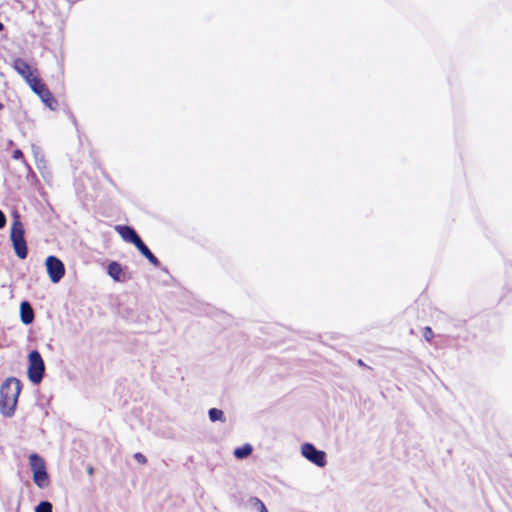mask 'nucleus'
Here are the masks:
<instances>
[{"mask_svg":"<svg viewBox=\"0 0 512 512\" xmlns=\"http://www.w3.org/2000/svg\"><path fill=\"white\" fill-rule=\"evenodd\" d=\"M4 108V104L0 103V110Z\"/></svg>","mask_w":512,"mask_h":512,"instance_id":"b1692460","label":"nucleus"},{"mask_svg":"<svg viewBox=\"0 0 512 512\" xmlns=\"http://www.w3.org/2000/svg\"><path fill=\"white\" fill-rule=\"evenodd\" d=\"M20 319L25 325L33 323L35 319L34 310L31 304L26 300L22 301L20 304Z\"/></svg>","mask_w":512,"mask_h":512,"instance_id":"9d476101","label":"nucleus"},{"mask_svg":"<svg viewBox=\"0 0 512 512\" xmlns=\"http://www.w3.org/2000/svg\"><path fill=\"white\" fill-rule=\"evenodd\" d=\"M6 225V216L5 214L0 210V229L4 228Z\"/></svg>","mask_w":512,"mask_h":512,"instance_id":"aec40b11","label":"nucleus"},{"mask_svg":"<svg viewBox=\"0 0 512 512\" xmlns=\"http://www.w3.org/2000/svg\"><path fill=\"white\" fill-rule=\"evenodd\" d=\"M252 451H253L252 445L246 443L240 447L235 448L233 455L237 459H245L252 454Z\"/></svg>","mask_w":512,"mask_h":512,"instance_id":"4468645a","label":"nucleus"},{"mask_svg":"<svg viewBox=\"0 0 512 512\" xmlns=\"http://www.w3.org/2000/svg\"><path fill=\"white\" fill-rule=\"evenodd\" d=\"M29 464L33 472L34 483L41 489L46 488L49 484V477L42 457L36 453H32L29 456Z\"/></svg>","mask_w":512,"mask_h":512,"instance_id":"7ed1b4c3","label":"nucleus"},{"mask_svg":"<svg viewBox=\"0 0 512 512\" xmlns=\"http://www.w3.org/2000/svg\"><path fill=\"white\" fill-rule=\"evenodd\" d=\"M30 87L36 93L42 102L51 110H56L58 106L57 100L53 97L47 86L39 78H32Z\"/></svg>","mask_w":512,"mask_h":512,"instance_id":"20e7f679","label":"nucleus"},{"mask_svg":"<svg viewBox=\"0 0 512 512\" xmlns=\"http://www.w3.org/2000/svg\"><path fill=\"white\" fill-rule=\"evenodd\" d=\"M107 273L114 281L121 282L124 280L122 267L116 261H112L108 264Z\"/></svg>","mask_w":512,"mask_h":512,"instance_id":"ddd939ff","label":"nucleus"},{"mask_svg":"<svg viewBox=\"0 0 512 512\" xmlns=\"http://www.w3.org/2000/svg\"><path fill=\"white\" fill-rule=\"evenodd\" d=\"M35 512H53V506L49 501H41L35 507Z\"/></svg>","mask_w":512,"mask_h":512,"instance_id":"dca6fc26","label":"nucleus"},{"mask_svg":"<svg viewBox=\"0 0 512 512\" xmlns=\"http://www.w3.org/2000/svg\"><path fill=\"white\" fill-rule=\"evenodd\" d=\"M208 416L211 422H225L224 412L218 408L209 409Z\"/></svg>","mask_w":512,"mask_h":512,"instance_id":"2eb2a0df","label":"nucleus"},{"mask_svg":"<svg viewBox=\"0 0 512 512\" xmlns=\"http://www.w3.org/2000/svg\"><path fill=\"white\" fill-rule=\"evenodd\" d=\"M13 68L21 75L29 84L33 77L30 65L22 58H16L13 61Z\"/></svg>","mask_w":512,"mask_h":512,"instance_id":"1a4fd4ad","label":"nucleus"},{"mask_svg":"<svg viewBox=\"0 0 512 512\" xmlns=\"http://www.w3.org/2000/svg\"><path fill=\"white\" fill-rule=\"evenodd\" d=\"M358 364H359L360 366H364V363H363V361H362L361 359H360V360H358Z\"/></svg>","mask_w":512,"mask_h":512,"instance_id":"5701e85b","label":"nucleus"},{"mask_svg":"<svg viewBox=\"0 0 512 512\" xmlns=\"http://www.w3.org/2000/svg\"><path fill=\"white\" fill-rule=\"evenodd\" d=\"M28 378L33 384H39L45 374V364L38 350H32L28 355Z\"/></svg>","mask_w":512,"mask_h":512,"instance_id":"f03ea898","label":"nucleus"},{"mask_svg":"<svg viewBox=\"0 0 512 512\" xmlns=\"http://www.w3.org/2000/svg\"><path fill=\"white\" fill-rule=\"evenodd\" d=\"M134 458L137 462H139L141 464H145L147 462L146 457L140 452L135 453Z\"/></svg>","mask_w":512,"mask_h":512,"instance_id":"6ab92c4d","label":"nucleus"},{"mask_svg":"<svg viewBox=\"0 0 512 512\" xmlns=\"http://www.w3.org/2000/svg\"><path fill=\"white\" fill-rule=\"evenodd\" d=\"M87 472H88V474H93V468H92V467H89V468L87 469Z\"/></svg>","mask_w":512,"mask_h":512,"instance_id":"4be33fe9","label":"nucleus"},{"mask_svg":"<svg viewBox=\"0 0 512 512\" xmlns=\"http://www.w3.org/2000/svg\"><path fill=\"white\" fill-rule=\"evenodd\" d=\"M25 231L22 223L19 220H15L12 223L10 230V239L15 251V254L20 259H25L28 255L27 243L25 240Z\"/></svg>","mask_w":512,"mask_h":512,"instance_id":"f257e3e1","label":"nucleus"},{"mask_svg":"<svg viewBox=\"0 0 512 512\" xmlns=\"http://www.w3.org/2000/svg\"><path fill=\"white\" fill-rule=\"evenodd\" d=\"M423 336H424L425 340L431 341V339L434 336V333L430 327H425Z\"/></svg>","mask_w":512,"mask_h":512,"instance_id":"a211bd4d","label":"nucleus"},{"mask_svg":"<svg viewBox=\"0 0 512 512\" xmlns=\"http://www.w3.org/2000/svg\"><path fill=\"white\" fill-rule=\"evenodd\" d=\"M21 388V381L15 377H10L7 378L1 385L0 395H6L8 398H12L13 401H18Z\"/></svg>","mask_w":512,"mask_h":512,"instance_id":"0eeeda50","label":"nucleus"},{"mask_svg":"<svg viewBox=\"0 0 512 512\" xmlns=\"http://www.w3.org/2000/svg\"><path fill=\"white\" fill-rule=\"evenodd\" d=\"M115 230L119 233L124 241L132 243L135 246L142 240L135 229L131 226L117 225Z\"/></svg>","mask_w":512,"mask_h":512,"instance_id":"6e6552de","label":"nucleus"},{"mask_svg":"<svg viewBox=\"0 0 512 512\" xmlns=\"http://www.w3.org/2000/svg\"><path fill=\"white\" fill-rule=\"evenodd\" d=\"M251 502L259 512H268L265 504L259 498L253 497L251 498Z\"/></svg>","mask_w":512,"mask_h":512,"instance_id":"f3484780","label":"nucleus"},{"mask_svg":"<svg viewBox=\"0 0 512 512\" xmlns=\"http://www.w3.org/2000/svg\"><path fill=\"white\" fill-rule=\"evenodd\" d=\"M13 158L14 159H22L23 158V153L21 150L19 149H16L14 152H13Z\"/></svg>","mask_w":512,"mask_h":512,"instance_id":"412c9836","label":"nucleus"},{"mask_svg":"<svg viewBox=\"0 0 512 512\" xmlns=\"http://www.w3.org/2000/svg\"><path fill=\"white\" fill-rule=\"evenodd\" d=\"M135 247L153 266H160L158 258L150 251L148 246L142 240Z\"/></svg>","mask_w":512,"mask_h":512,"instance_id":"f8f14e48","label":"nucleus"},{"mask_svg":"<svg viewBox=\"0 0 512 512\" xmlns=\"http://www.w3.org/2000/svg\"><path fill=\"white\" fill-rule=\"evenodd\" d=\"M16 406V400L13 401L12 398H8L6 395H0V409L5 417H12L15 413Z\"/></svg>","mask_w":512,"mask_h":512,"instance_id":"9b49d317","label":"nucleus"},{"mask_svg":"<svg viewBox=\"0 0 512 512\" xmlns=\"http://www.w3.org/2000/svg\"><path fill=\"white\" fill-rule=\"evenodd\" d=\"M46 270L52 283H58L65 275V266L56 256L50 255L45 261Z\"/></svg>","mask_w":512,"mask_h":512,"instance_id":"39448f33","label":"nucleus"},{"mask_svg":"<svg viewBox=\"0 0 512 512\" xmlns=\"http://www.w3.org/2000/svg\"><path fill=\"white\" fill-rule=\"evenodd\" d=\"M301 453L303 457L318 467H324L327 463L326 453L322 450H318L311 443L303 444L301 447Z\"/></svg>","mask_w":512,"mask_h":512,"instance_id":"423d86ee","label":"nucleus"}]
</instances>
